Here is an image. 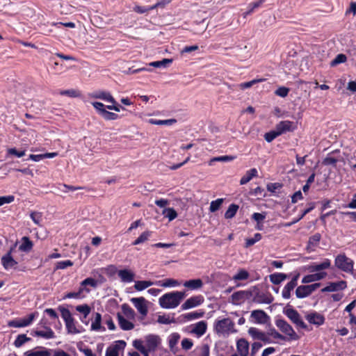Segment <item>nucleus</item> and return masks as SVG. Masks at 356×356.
Masks as SVG:
<instances>
[{"mask_svg": "<svg viewBox=\"0 0 356 356\" xmlns=\"http://www.w3.org/2000/svg\"><path fill=\"white\" fill-rule=\"evenodd\" d=\"M161 343V339L159 335L149 334L145 336L144 339H135L133 346L143 356H149L154 353Z\"/></svg>", "mask_w": 356, "mask_h": 356, "instance_id": "obj_1", "label": "nucleus"}, {"mask_svg": "<svg viewBox=\"0 0 356 356\" xmlns=\"http://www.w3.org/2000/svg\"><path fill=\"white\" fill-rule=\"evenodd\" d=\"M185 296V293L181 291H172L165 293L159 298V305L164 309H172L177 307Z\"/></svg>", "mask_w": 356, "mask_h": 356, "instance_id": "obj_2", "label": "nucleus"}, {"mask_svg": "<svg viewBox=\"0 0 356 356\" xmlns=\"http://www.w3.org/2000/svg\"><path fill=\"white\" fill-rule=\"evenodd\" d=\"M334 265L339 270L351 273L356 278V275L353 273L354 261L345 254H340L336 257Z\"/></svg>", "mask_w": 356, "mask_h": 356, "instance_id": "obj_3", "label": "nucleus"}, {"mask_svg": "<svg viewBox=\"0 0 356 356\" xmlns=\"http://www.w3.org/2000/svg\"><path fill=\"white\" fill-rule=\"evenodd\" d=\"M214 330L218 334H229L236 332L234 329V323L229 318H225L221 320H216L213 325Z\"/></svg>", "mask_w": 356, "mask_h": 356, "instance_id": "obj_4", "label": "nucleus"}, {"mask_svg": "<svg viewBox=\"0 0 356 356\" xmlns=\"http://www.w3.org/2000/svg\"><path fill=\"white\" fill-rule=\"evenodd\" d=\"M276 326L286 335L289 337L288 340H298L299 336L294 331L293 328L284 319H277L275 321Z\"/></svg>", "mask_w": 356, "mask_h": 356, "instance_id": "obj_5", "label": "nucleus"}, {"mask_svg": "<svg viewBox=\"0 0 356 356\" xmlns=\"http://www.w3.org/2000/svg\"><path fill=\"white\" fill-rule=\"evenodd\" d=\"M92 105L97 113L105 120H115L120 118L118 114L106 111V106L102 102H95L92 103Z\"/></svg>", "mask_w": 356, "mask_h": 356, "instance_id": "obj_6", "label": "nucleus"}, {"mask_svg": "<svg viewBox=\"0 0 356 356\" xmlns=\"http://www.w3.org/2000/svg\"><path fill=\"white\" fill-rule=\"evenodd\" d=\"M321 286V283H314L309 285H300L296 289V296L302 299L309 296L314 291Z\"/></svg>", "mask_w": 356, "mask_h": 356, "instance_id": "obj_7", "label": "nucleus"}, {"mask_svg": "<svg viewBox=\"0 0 356 356\" xmlns=\"http://www.w3.org/2000/svg\"><path fill=\"white\" fill-rule=\"evenodd\" d=\"M284 314L297 327L307 330V325L302 321L297 310L293 308H288L284 311Z\"/></svg>", "mask_w": 356, "mask_h": 356, "instance_id": "obj_8", "label": "nucleus"}, {"mask_svg": "<svg viewBox=\"0 0 356 356\" xmlns=\"http://www.w3.org/2000/svg\"><path fill=\"white\" fill-rule=\"evenodd\" d=\"M250 291H238L231 296V302L234 305H239L243 303L246 299L252 296Z\"/></svg>", "mask_w": 356, "mask_h": 356, "instance_id": "obj_9", "label": "nucleus"}, {"mask_svg": "<svg viewBox=\"0 0 356 356\" xmlns=\"http://www.w3.org/2000/svg\"><path fill=\"white\" fill-rule=\"evenodd\" d=\"M35 317V313L29 314L26 317L10 321L8 325L13 327H24L31 325Z\"/></svg>", "mask_w": 356, "mask_h": 356, "instance_id": "obj_10", "label": "nucleus"}, {"mask_svg": "<svg viewBox=\"0 0 356 356\" xmlns=\"http://www.w3.org/2000/svg\"><path fill=\"white\" fill-rule=\"evenodd\" d=\"M204 300V297L202 295L192 296L181 305V308L182 310L189 309L202 305Z\"/></svg>", "mask_w": 356, "mask_h": 356, "instance_id": "obj_11", "label": "nucleus"}, {"mask_svg": "<svg viewBox=\"0 0 356 356\" xmlns=\"http://www.w3.org/2000/svg\"><path fill=\"white\" fill-rule=\"evenodd\" d=\"M126 346V342L123 340H119L115 344L107 348L105 356H119V351L124 350Z\"/></svg>", "mask_w": 356, "mask_h": 356, "instance_id": "obj_12", "label": "nucleus"}, {"mask_svg": "<svg viewBox=\"0 0 356 356\" xmlns=\"http://www.w3.org/2000/svg\"><path fill=\"white\" fill-rule=\"evenodd\" d=\"M331 266V261L329 259H325L323 262L313 263L307 268L309 273L322 272V270L327 269Z\"/></svg>", "mask_w": 356, "mask_h": 356, "instance_id": "obj_13", "label": "nucleus"}, {"mask_svg": "<svg viewBox=\"0 0 356 356\" xmlns=\"http://www.w3.org/2000/svg\"><path fill=\"white\" fill-rule=\"evenodd\" d=\"M347 287V282L341 280L337 282H330L321 289V292H334L344 290Z\"/></svg>", "mask_w": 356, "mask_h": 356, "instance_id": "obj_14", "label": "nucleus"}, {"mask_svg": "<svg viewBox=\"0 0 356 356\" xmlns=\"http://www.w3.org/2000/svg\"><path fill=\"white\" fill-rule=\"evenodd\" d=\"M90 97L94 99H99L112 104H116V101L112 96L111 92L104 90L95 91L89 95Z\"/></svg>", "mask_w": 356, "mask_h": 356, "instance_id": "obj_15", "label": "nucleus"}, {"mask_svg": "<svg viewBox=\"0 0 356 356\" xmlns=\"http://www.w3.org/2000/svg\"><path fill=\"white\" fill-rule=\"evenodd\" d=\"M306 320L311 324L320 326L325 323V317L323 315L316 312H312L305 316Z\"/></svg>", "mask_w": 356, "mask_h": 356, "instance_id": "obj_16", "label": "nucleus"}, {"mask_svg": "<svg viewBox=\"0 0 356 356\" xmlns=\"http://www.w3.org/2000/svg\"><path fill=\"white\" fill-rule=\"evenodd\" d=\"M131 301L140 314H141L143 316L147 315L148 312V309L146 305V300L145 298H133L131 299Z\"/></svg>", "mask_w": 356, "mask_h": 356, "instance_id": "obj_17", "label": "nucleus"}, {"mask_svg": "<svg viewBox=\"0 0 356 356\" xmlns=\"http://www.w3.org/2000/svg\"><path fill=\"white\" fill-rule=\"evenodd\" d=\"M275 128L281 136L287 131H293L296 127L294 125V122L291 121L283 120L277 124Z\"/></svg>", "mask_w": 356, "mask_h": 356, "instance_id": "obj_18", "label": "nucleus"}, {"mask_svg": "<svg viewBox=\"0 0 356 356\" xmlns=\"http://www.w3.org/2000/svg\"><path fill=\"white\" fill-rule=\"evenodd\" d=\"M273 298L270 293L257 292L254 295L252 301L258 304H270Z\"/></svg>", "mask_w": 356, "mask_h": 356, "instance_id": "obj_19", "label": "nucleus"}, {"mask_svg": "<svg viewBox=\"0 0 356 356\" xmlns=\"http://www.w3.org/2000/svg\"><path fill=\"white\" fill-rule=\"evenodd\" d=\"M236 350L240 356H248L250 350V343L247 339L241 338L236 341Z\"/></svg>", "mask_w": 356, "mask_h": 356, "instance_id": "obj_20", "label": "nucleus"}, {"mask_svg": "<svg viewBox=\"0 0 356 356\" xmlns=\"http://www.w3.org/2000/svg\"><path fill=\"white\" fill-rule=\"evenodd\" d=\"M251 317L254 318V322L258 324H264L269 319L268 314L261 309H256L252 312Z\"/></svg>", "mask_w": 356, "mask_h": 356, "instance_id": "obj_21", "label": "nucleus"}, {"mask_svg": "<svg viewBox=\"0 0 356 356\" xmlns=\"http://www.w3.org/2000/svg\"><path fill=\"white\" fill-rule=\"evenodd\" d=\"M11 252L12 249L1 258V264L6 270L15 268V266L17 264V262L13 258Z\"/></svg>", "mask_w": 356, "mask_h": 356, "instance_id": "obj_22", "label": "nucleus"}, {"mask_svg": "<svg viewBox=\"0 0 356 356\" xmlns=\"http://www.w3.org/2000/svg\"><path fill=\"white\" fill-rule=\"evenodd\" d=\"M76 310L82 314V316L80 317L81 321L85 325H88L89 323V320H88L87 318L91 312L90 307L87 304L80 305L76 307Z\"/></svg>", "mask_w": 356, "mask_h": 356, "instance_id": "obj_23", "label": "nucleus"}, {"mask_svg": "<svg viewBox=\"0 0 356 356\" xmlns=\"http://www.w3.org/2000/svg\"><path fill=\"white\" fill-rule=\"evenodd\" d=\"M326 272H318L316 273H312L309 275H307L303 277L302 279V284H308L311 282H314L316 281H319L324 279L327 276Z\"/></svg>", "mask_w": 356, "mask_h": 356, "instance_id": "obj_24", "label": "nucleus"}, {"mask_svg": "<svg viewBox=\"0 0 356 356\" xmlns=\"http://www.w3.org/2000/svg\"><path fill=\"white\" fill-rule=\"evenodd\" d=\"M102 323V315L98 312H95L93 314V319L91 323V330L94 331H105L104 327L101 325Z\"/></svg>", "mask_w": 356, "mask_h": 356, "instance_id": "obj_25", "label": "nucleus"}, {"mask_svg": "<svg viewBox=\"0 0 356 356\" xmlns=\"http://www.w3.org/2000/svg\"><path fill=\"white\" fill-rule=\"evenodd\" d=\"M46 330H34L31 332V335L35 337H42L47 339H54L55 337V334L54 331L49 327H46Z\"/></svg>", "mask_w": 356, "mask_h": 356, "instance_id": "obj_26", "label": "nucleus"}, {"mask_svg": "<svg viewBox=\"0 0 356 356\" xmlns=\"http://www.w3.org/2000/svg\"><path fill=\"white\" fill-rule=\"evenodd\" d=\"M203 282L201 279L189 280L184 282V287L190 290H198L203 286Z\"/></svg>", "mask_w": 356, "mask_h": 356, "instance_id": "obj_27", "label": "nucleus"}, {"mask_svg": "<svg viewBox=\"0 0 356 356\" xmlns=\"http://www.w3.org/2000/svg\"><path fill=\"white\" fill-rule=\"evenodd\" d=\"M207 324L205 321H201L194 325L192 332L199 337L202 336L207 331Z\"/></svg>", "mask_w": 356, "mask_h": 356, "instance_id": "obj_28", "label": "nucleus"}, {"mask_svg": "<svg viewBox=\"0 0 356 356\" xmlns=\"http://www.w3.org/2000/svg\"><path fill=\"white\" fill-rule=\"evenodd\" d=\"M118 320L120 328L123 330H131L134 327V323L127 320L122 314H118Z\"/></svg>", "mask_w": 356, "mask_h": 356, "instance_id": "obj_29", "label": "nucleus"}, {"mask_svg": "<svg viewBox=\"0 0 356 356\" xmlns=\"http://www.w3.org/2000/svg\"><path fill=\"white\" fill-rule=\"evenodd\" d=\"M258 176V172L256 168H252L248 170L245 174L241 177L240 184L244 185L248 183L253 177Z\"/></svg>", "mask_w": 356, "mask_h": 356, "instance_id": "obj_30", "label": "nucleus"}, {"mask_svg": "<svg viewBox=\"0 0 356 356\" xmlns=\"http://www.w3.org/2000/svg\"><path fill=\"white\" fill-rule=\"evenodd\" d=\"M288 275L283 273H275L270 275V281L275 285L280 284L281 282L287 279Z\"/></svg>", "mask_w": 356, "mask_h": 356, "instance_id": "obj_31", "label": "nucleus"}, {"mask_svg": "<svg viewBox=\"0 0 356 356\" xmlns=\"http://www.w3.org/2000/svg\"><path fill=\"white\" fill-rule=\"evenodd\" d=\"M118 276L122 282H131L134 280V274L127 269L120 270L118 272Z\"/></svg>", "mask_w": 356, "mask_h": 356, "instance_id": "obj_32", "label": "nucleus"}, {"mask_svg": "<svg viewBox=\"0 0 356 356\" xmlns=\"http://www.w3.org/2000/svg\"><path fill=\"white\" fill-rule=\"evenodd\" d=\"M33 246V243L30 238L28 236H23L22 238V244L19 245V249L21 251L29 252L32 250Z\"/></svg>", "mask_w": 356, "mask_h": 356, "instance_id": "obj_33", "label": "nucleus"}, {"mask_svg": "<svg viewBox=\"0 0 356 356\" xmlns=\"http://www.w3.org/2000/svg\"><path fill=\"white\" fill-rule=\"evenodd\" d=\"M67 331L70 334H76L80 333L81 331L76 326V321L74 318L65 322Z\"/></svg>", "mask_w": 356, "mask_h": 356, "instance_id": "obj_34", "label": "nucleus"}, {"mask_svg": "<svg viewBox=\"0 0 356 356\" xmlns=\"http://www.w3.org/2000/svg\"><path fill=\"white\" fill-rule=\"evenodd\" d=\"M157 286H162L164 288L177 286L179 285V282L174 279H165L163 280H159L155 283Z\"/></svg>", "mask_w": 356, "mask_h": 356, "instance_id": "obj_35", "label": "nucleus"}, {"mask_svg": "<svg viewBox=\"0 0 356 356\" xmlns=\"http://www.w3.org/2000/svg\"><path fill=\"white\" fill-rule=\"evenodd\" d=\"M250 277V273L244 268H240L237 273L235 274L232 280L235 282L241 281V280H247Z\"/></svg>", "mask_w": 356, "mask_h": 356, "instance_id": "obj_36", "label": "nucleus"}, {"mask_svg": "<svg viewBox=\"0 0 356 356\" xmlns=\"http://www.w3.org/2000/svg\"><path fill=\"white\" fill-rule=\"evenodd\" d=\"M307 206L308 207L306 208L305 209H304L301 214L300 215V216L298 217V218L296 220H294L293 222H290V223H288L286 224V226H290L292 224L295 223V222H298L300 220L302 219L305 215H307V213H309V212H311L315 207H316V203L314 202H311L307 204Z\"/></svg>", "mask_w": 356, "mask_h": 356, "instance_id": "obj_37", "label": "nucleus"}, {"mask_svg": "<svg viewBox=\"0 0 356 356\" xmlns=\"http://www.w3.org/2000/svg\"><path fill=\"white\" fill-rule=\"evenodd\" d=\"M204 314V312L203 310H199L186 313L182 316L186 321H192L203 317Z\"/></svg>", "mask_w": 356, "mask_h": 356, "instance_id": "obj_38", "label": "nucleus"}, {"mask_svg": "<svg viewBox=\"0 0 356 356\" xmlns=\"http://www.w3.org/2000/svg\"><path fill=\"white\" fill-rule=\"evenodd\" d=\"M41 350H31L25 353L26 356H51L49 350L42 348Z\"/></svg>", "mask_w": 356, "mask_h": 356, "instance_id": "obj_39", "label": "nucleus"}, {"mask_svg": "<svg viewBox=\"0 0 356 356\" xmlns=\"http://www.w3.org/2000/svg\"><path fill=\"white\" fill-rule=\"evenodd\" d=\"M321 238V235L319 233H316L312 236L309 237L308 243H307V249L313 248L316 247Z\"/></svg>", "mask_w": 356, "mask_h": 356, "instance_id": "obj_40", "label": "nucleus"}, {"mask_svg": "<svg viewBox=\"0 0 356 356\" xmlns=\"http://www.w3.org/2000/svg\"><path fill=\"white\" fill-rule=\"evenodd\" d=\"M248 332L254 340H261L265 333L259 329L254 327H250Z\"/></svg>", "mask_w": 356, "mask_h": 356, "instance_id": "obj_41", "label": "nucleus"}, {"mask_svg": "<svg viewBox=\"0 0 356 356\" xmlns=\"http://www.w3.org/2000/svg\"><path fill=\"white\" fill-rule=\"evenodd\" d=\"M238 208H239L238 205H237L236 204H231L229 206L227 210L225 213V218L226 219H231V218H234L236 216V214L238 210Z\"/></svg>", "mask_w": 356, "mask_h": 356, "instance_id": "obj_42", "label": "nucleus"}, {"mask_svg": "<svg viewBox=\"0 0 356 356\" xmlns=\"http://www.w3.org/2000/svg\"><path fill=\"white\" fill-rule=\"evenodd\" d=\"M176 122L177 120L175 119L157 120L151 118L148 120L149 124L156 125H172Z\"/></svg>", "mask_w": 356, "mask_h": 356, "instance_id": "obj_43", "label": "nucleus"}, {"mask_svg": "<svg viewBox=\"0 0 356 356\" xmlns=\"http://www.w3.org/2000/svg\"><path fill=\"white\" fill-rule=\"evenodd\" d=\"M297 286L291 283L288 282L282 291V296L283 298L284 299H289L291 296V292Z\"/></svg>", "mask_w": 356, "mask_h": 356, "instance_id": "obj_44", "label": "nucleus"}, {"mask_svg": "<svg viewBox=\"0 0 356 356\" xmlns=\"http://www.w3.org/2000/svg\"><path fill=\"white\" fill-rule=\"evenodd\" d=\"M195 352L196 356H209V346L207 344H203L201 346L197 347Z\"/></svg>", "mask_w": 356, "mask_h": 356, "instance_id": "obj_45", "label": "nucleus"}, {"mask_svg": "<svg viewBox=\"0 0 356 356\" xmlns=\"http://www.w3.org/2000/svg\"><path fill=\"white\" fill-rule=\"evenodd\" d=\"M31 341L30 337H26L24 334H19L14 341V346L16 348H19L23 346L26 342Z\"/></svg>", "mask_w": 356, "mask_h": 356, "instance_id": "obj_46", "label": "nucleus"}, {"mask_svg": "<svg viewBox=\"0 0 356 356\" xmlns=\"http://www.w3.org/2000/svg\"><path fill=\"white\" fill-rule=\"evenodd\" d=\"M151 232L145 231L143 232L139 237H138L133 243V245H136L140 243H143L148 240L149 237L151 236Z\"/></svg>", "mask_w": 356, "mask_h": 356, "instance_id": "obj_47", "label": "nucleus"}, {"mask_svg": "<svg viewBox=\"0 0 356 356\" xmlns=\"http://www.w3.org/2000/svg\"><path fill=\"white\" fill-rule=\"evenodd\" d=\"M153 284L151 281H137L135 283L134 287L136 291H140L152 286Z\"/></svg>", "mask_w": 356, "mask_h": 356, "instance_id": "obj_48", "label": "nucleus"}, {"mask_svg": "<svg viewBox=\"0 0 356 356\" xmlns=\"http://www.w3.org/2000/svg\"><path fill=\"white\" fill-rule=\"evenodd\" d=\"M172 63V59L163 58L161 60L154 61L149 63L150 66L154 67H165L168 65Z\"/></svg>", "mask_w": 356, "mask_h": 356, "instance_id": "obj_49", "label": "nucleus"}, {"mask_svg": "<svg viewBox=\"0 0 356 356\" xmlns=\"http://www.w3.org/2000/svg\"><path fill=\"white\" fill-rule=\"evenodd\" d=\"M333 152L329 153L327 156L323 159V164L325 165H332L335 167L339 159L332 156Z\"/></svg>", "mask_w": 356, "mask_h": 356, "instance_id": "obj_50", "label": "nucleus"}, {"mask_svg": "<svg viewBox=\"0 0 356 356\" xmlns=\"http://www.w3.org/2000/svg\"><path fill=\"white\" fill-rule=\"evenodd\" d=\"M58 309L60 311L61 317L65 322L73 318L70 311L68 309L65 308L63 306H59Z\"/></svg>", "mask_w": 356, "mask_h": 356, "instance_id": "obj_51", "label": "nucleus"}, {"mask_svg": "<svg viewBox=\"0 0 356 356\" xmlns=\"http://www.w3.org/2000/svg\"><path fill=\"white\" fill-rule=\"evenodd\" d=\"M223 198H218L216 200H213L211 202L209 207V211L211 213L216 212L220 208L222 204L223 203Z\"/></svg>", "mask_w": 356, "mask_h": 356, "instance_id": "obj_52", "label": "nucleus"}, {"mask_svg": "<svg viewBox=\"0 0 356 356\" xmlns=\"http://www.w3.org/2000/svg\"><path fill=\"white\" fill-rule=\"evenodd\" d=\"M163 215L171 221L177 218V213L173 208H167L163 211Z\"/></svg>", "mask_w": 356, "mask_h": 356, "instance_id": "obj_53", "label": "nucleus"}, {"mask_svg": "<svg viewBox=\"0 0 356 356\" xmlns=\"http://www.w3.org/2000/svg\"><path fill=\"white\" fill-rule=\"evenodd\" d=\"M347 60V57L345 54H338L330 63L331 67H334L340 63H345Z\"/></svg>", "mask_w": 356, "mask_h": 356, "instance_id": "obj_54", "label": "nucleus"}, {"mask_svg": "<svg viewBox=\"0 0 356 356\" xmlns=\"http://www.w3.org/2000/svg\"><path fill=\"white\" fill-rule=\"evenodd\" d=\"M280 136L277 130L275 129V130L270 131L269 132H267L264 134V139L268 143H271L274 139H275L277 136Z\"/></svg>", "mask_w": 356, "mask_h": 356, "instance_id": "obj_55", "label": "nucleus"}, {"mask_svg": "<svg viewBox=\"0 0 356 356\" xmlns=\"http://www.w3.org/2000/svg\"><path fill=\"white\" fill-rule=\"evenodd\" d=\"M235 158H236V156H228V155L214 157L211 159V161L209 162V165H212V163L214 161H222V162L232 161L234 159H235Z\"/></svg>", "mask_w": 356, "mask_h": 356, "instance_id": "obj_56", "label": "nucleus"}, {"mask_svg": "<svg viewBox=\"0 0 356 356\" xmlns=\"http://www.w3.org/2000/svg\"><path fill=\"white\" fill-rule=\"evenodd\" d=\"M265 80H266L265 79H253L250 81L241 83L240 84V88L242 90L249 88L252 87L253 85H254L255 83L263 82Z\"/></svg>", "mask_w": 356, "mask_h": 356, "instance_id": "obj_57", "label": "nucleus"}, {"mask_svg": "<svg viewBox=\"0 0 356 356\" xmlns=\"http://www.w3.org/2000/svg\"><path fill=\"white\" fill-rule=\"evenodd\" d=\"M264 0H259L256 2L250 3L248 6V10L246 13H243L244 17H245L247 15L252 13L254 9L260 7L264 3Z\"/></svg>", "mask_w": 356, "mask_h": 356, "instance_id": "obj_58", "label": "nucleus"}, {"mask_svg": "<svg viewBox=\"0 0 356 356\" xmlns=\"http://www.w3.org/2000/svg\"><path fill=\"white\" fill-rule=\"evenodd\" d=\"M60 95H66L70 97H77L80 96V92L78 90L70 89V90H61L60 92Z\"/></svg>", "mask_w": 356, "mask_h": 356, "instance_id": "obj_59", "label": "nucleus"}, {"mask_svg": "<svg viewBox=\"0 0 356 356\" xmlns=\"http://www.w3.org/2000/svg\"><path fill=\"white\" fill-rule=\"evenodd\" d=\"M289 92V88L284 87V86H281V87H279L275 90V94L281 97H285L288 95Z\"/></svg>", "mask_w": 356, "mask_h": 356, "instance_id": "obj_60", "label": "nucleus"}, {"mask_svg": "<svg viewBox=\"0 0 356 356\" xmlns=\"http://www.w3.org/2000/svg\"><path fill=\"white\" fill-rule=\"evenodd\" d=\"M268 333L270 336H271L272 337H273L275 339H282V340L286 339V338L284 335L279 333L275 328L270 329Z\"/></svg>", "mask_w": 356, "mask_h": 356, "instance_id": "obj_61", "label": "nucleus"}, {"mask_svg": "<svg viewBox=\"0 0 356 356\" xmlns=\"http://www.w3.org/2000/svg\"><path fill=\"white\" fill-rule=\"evenodd\" d=\"M8 154L14 155L18 158L25 155V150L18 151L16 148H10L7 150Z\"/></svg>", "mask_w": 356, "mask_h": 356, "instance_id": "obj_62", "label": "nucleus"}, {"mask_svg": "<svg viewBox=\"0 0 356 356\" xmlns=\"http://www.w3.org/2000/svg\"><path fill=\"white\" fill-rule=\"evenodd\" d=\"M193 346V342L191 339L184 338L181 341V348L184 350H190Z\"/></svg>", "mask_w": 356, "mask_h": 356, "instance_id": "obj_63", "label": "nucleus"}, {"mask_svg": "<svg viewBox=\"0 0 356 356\" xmlns=\"http://www.w3.org/2000/svg\"><path fill=\"white\" fill-rule=\"evenodd\" d=\"M261 347L262 344L261 343L254 342L251 346L250 356H255Z\"/></svg>", "mask_w": 356, "mask_h": 356, "instance_id": "obj_64", "label": "nucleus"}]
</instances>
